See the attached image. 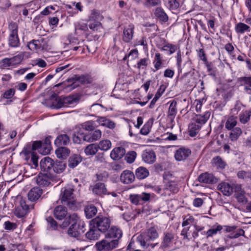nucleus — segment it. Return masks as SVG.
<instances>
[{"mask_svg":"<svg viewBox=\"0 0 251 251\" xmlns=\"http://www.w3.org/2000/svg\"><path fill=\"white\" fill-rule=\"evenodd\" d=\"M72 225L68 229V234L72 237H77L84 232L86 225L75 213L70 215L63 223L62 226L66 227L69 224Z\"/></svg>","mask_w":251,"mask_h":251,"instance_id":"nucleus-1","label":"nucleus"},{"mask_svg":"<svg viewBox=\"0 0 251 251\" xmlns=\"http://www.w3.org/2000/svg\"><path fill=\"white\" fill-rule=\"evenodd\" d=\"M73 186H67L62 188L61 191V202L72 209L75 208V200Z\"/></svg>","mask_w":251,"mask_h":251,"instance_id":"nucleus-2","label":"nucleus"},{"mask_svg":"<svg viewBox=\"0 0 251 251\" xmlns=\"http://www.w3.org/2000/svg\"><path fill=\"white\" fill-rule=\"evenodd\" d=\"M210 116L209 111H206L203 115H196L194 118L195 123H192L189 126L190 131V135L194 136L196 135L197 131L199 130L201 126L204 124L208 120Z\"/></svg>","mask_w":251,"mask_h":251,"instance_id":"nucleus-3","label":"nucleus"},{"mask_svg":"<svg viewBox=\"0 0 251 251\" xmlns=\"http://www.w3.org/2000/svg\"><path fill=\"white\" fill-rule=\"evenodd\" d=\"M16 208L14 214L17 217L22 218L25 216L30 209L33 208V205H28L25 201L23 200L21 196H18L16 199Z\"/></svg>","mask_w":251,"mask_h":251,"instance_id":"nucleus-4","label":"nucleus"},{"mask_svg":"<svg viewBox=\"0 0 251 251\" xmlns=\"http://www.w3.org/2000/svg\"><path fill=\"white\" fill-rule=\"evenodd\" d=\"M158 237V234L154 227H151L137 237V241L141 246H146V243L154 241Z\"/></svg>","mask_w":251,"mask_h":251,"instance_id":"nucleus-5","label":"nucleus"},{"mask_svg":"<svg viewBox=\"0 0 251 251\" xmlns=\"http://www.w3.org/2000/svg\"><path fill=\"white\" fill-rule=\"evenodd\" d=\"M52 104L51 107L54 109H59L64 107H68L74 103L75 100L71 97L62 98L56 94L52 95L50 97Z\"/></svg>","mask_w":251,"mask_h":251,"instance_id":"nucleus-6","label":"nucleus"},{"mask_svg":"<svg viewBox=\"0 0 251 251\" xmlns=\"http://www.w3.org/2000/svg\"><path fill=\"white\" fill-rule=\"evenodd\" d=\"M111 221L109 218L104 216H98L92 220L90 225L95 227L101 232H105L109 228Z\"/></svg>","mask_w":251,"mask_h":251,"instance_id":"nucleus-7","label":"nucleus"},{"mask_svg":"<svg viewBox=\"0 0 251 251\" xmlns=\"http://www.w3.org/2000/svg\"><path fill=\"white\" fill-rule=\"evenodd\" d=\"M102 18V16L99 11L92 10L88 20L89 28L93 31L100 30L102 28L100 22Z\"/></svg>","mask_w":251,"mask_h":251,"instance_id":"nucleus-8","label":"nucleus"},{"mask_svg":"<svg viewBox=\"0 0 251 251\" xmlns=\"http://www.w3.org/2000/svg\"><path fill=\"white\" fill-rule=\"evenodd\" d=\"M50 137H47L43 141H35L33 143L32 150H38L40 153L46 155L50 152L51 150Z\"/></svg>","mask_w":251,"mask_h":251,"instance_id":"nucleus-9","label":"nucleus"},{"mask_svg":"<svg viewBox=\"0 0 251 251\" xmlns=\"http://www.w3.org/2000/svg\"><path fill=\"white\" fill-rule=\"evenodd\" d=\"M118 245L117 239L109 240L105 239L97 242L95 247L99 251H109L115 248Z\"/></svg>","mask_w":251,"mask_h":251,"instance_id":"nucleus-10","label":"nucleus"},{"mask_svg":"<svg viewBox=\"0 0 251 251\" xmlns=\"http://www.w3.org/2000/svg\"><path fill=\"white\" fill-rule=\"evenodd\" d=\"M10 32L8 38L9 46L16 48L19 46L20 41L18 35V26L15 23H11L9 25Z\"/></svg>","mask_w":251,"mask_h":251,"instance_id":"nucleus-11","label":"nucleus"},{"mask_svg":"<svg viewBox=\"0 0 251 251\" xmlns=\"http://www.w3.org/2000/svg\"><path fill=\"white\" fill-rule=\"evenodd\" d=\"M153 197V194L143 192L141 194H130L129 199L132 203L135 205H138L140 204L141 201L144 203L149 201L151 198Z\"/></svg>","mask_w":251,"mask_h":251,"instance_id":"nucleus-12","label":"nucleus"},{"mask_svg":"<svg viewBox=\"0 0 251 251\" xmlns=\"http://www.w3.org/2000/svg\"><path fill=\"white\" fill-rule=\"evenodd\" d=\"M21 154L25 158L26 160H28V159H29L30 157H31V161L32 162L34 167H36L38 166V157L36 153H35L34 151H30V147L29 148V149L25 148L21 152Z\"/></svg>","mask_w":251,"mask_h":251,"instance_id":"nucleus-13","label":"nucleus"},{"mask_svg":"<svg viewBox=\"0 0 251 251\" xmlns=\"http://www.w3.org/2000/svg\"><path fill=\"white\" fill-rule=\"evenodd\" d=\"M134 25L130 24L125 27L123 30L122 39L125 43H129L132 39L134 34Z\"/></svg>","mask_w":251,"mask_h":251,"instance_id":"nucleus-14","label":"nucleus"},{"mask_svg":"<svg viewBox=\"0 0 251 251\" xmlns=\"http://www.w3.org/2000/svg\"><path fill=\"white\" fill-rule=\"evenodd\" d=\"M142 160L147 164H152L156 160L154 151L151 149L144 151L142 154Z\"/></svg>","mask_w":251,"mask_h":251,"instance_id":"nucleus-15","label":"nucleus"},{"mask_svg":"<svg viewBox=\"0 0 251 251\" xmlns=\"http://www.w3.org/2000/svg\"><path fill=\"white\" fill-rule=\"evenodd\" d=\"M28 47L30 50H46L47 48V45L43 39L33 40L29 42Z\"/></svg>","mask_w":251,"mask_h":251,"instance_id":"nucleus-16","label":"nucleus"},{"mask_svg":"<svg viewBox=\"0 0 251 251\" xmlns=\"http://www.w3.org/2000/svg\"><path fill=\"white\" fill-rule=\"evenodd\" d=\"M191 151L187 148H180L176 151L175 157L177 161L185 160L191 154Z\"/></svg>","mask_w":251,"mask_h":251,"instance_id":"nucleus-17","label":"nucleus"},{"mask_svg":"<svg viewBox=\"0 0 251 251\" xmlns=\"http://www.w3.org/2000/svg\"><path fill=\"white\" fill-rule=\"evenodd\" d=\"M126 154V150L122 147L114 148L110 152V157L113 160H119Z\"/></svg>","mask_w":251,"mask_h":251,"instance_id":"nucleus-18","label":"nucleus"},{"mask_svg":"<svg viewBox=\"0 0 251 251\" xmlns=\"http://www.w3.org/2000/svg\"><path fill=\"white\" fill-rule=\"evenodd\" d=\"M122 236V230L116 226H112L106 234L105 237L109 240H111V239L112 238L113 239H117L119 242V239H120Z\"/></svg>","mask_w":251,"mask_h":251,"instance_id":"nucleus-19","label":"nucleus"},{"mask_svg":"<svg viewBox=\"0 0 251 251\" xmlns=\"http://www.w3.org/2000/svg\"><path fill=\"white\" fill-rule=\"evenodd\" d=\"M199 181L201 183L213 184L217 182V178L211 174L205 173L201 174L198 177Z\"/></svg>","mask_w":251,"mask_h":251,"instance_id":"nucleus-20","label":"nucleus"},{"mask_svg":"<svg viewBox=\"0 0 251 251\" xmlns=\"http://www.w3.org/2000/svg\"><path fill=\"white\" fill-rule=\"evenodd\" d=\"M134 174L129 170L123 171L120 176L121 181L124 184H130L134 181Z\"/></svg>","mask_w":251,"mask_h":251,"instance_id":"nucleus-21","label":"nucleus"},{"mask_svg":"<svg viewBox=\"0 0 251 251\" xmlns=\"http://www.w3.org/2000/svg\"><path fill=\"white\" fill-rule=\"evenodd\" d=\"M92 192L95 195L102 196L107 194V190L103 183L98 182L94 185L92 188Z\"/></svg>","mask_w":251,"mask_h":251,"instance_id":"nucleus-22","label":"nucleus"},{"mask_svg":"<svg viewBox=\"0 0 251 251\" xmlns=\"http://www.w3.org/2000/svg\"><path fill=\"white\" fill-rule=\"evenodd\" d=\"M53 160L49 157H45L40 161V167L42 171L48 172L53 167Z\"/></svg>","mask_w":251,"mask_h":251,"instance_id":"nucleus-23","label":"nucleus"},{"mask_svg":"<svg viewBox=\"0 0 251 251\" xmlns=\"http://www.w3.org/2000/svg\"><path fill=\"white\" fill-rule=\"evenodd\" d=\"M42 194V190L39 187H35L28 193V199L31 201H35L38 200Z\"/></svg>","mask_w":251,"mask_h":251,"instance_id":"nucleus-24","label":"nucleus"},{"mask_svg":"<svg viewBox=\"0 0 251 251\" xmlns=\"http://www.w3.org/2000/svg\"><path fill=\"white\" fill-rule=\"evenodd\" d=\"M85 136L86 134H84L82 129L77 126L73 135V141L75 144H80L82 140L85 141Z\"/></svg>","mask_w":251,"mask_h":251,"instance_id":"nucleus-25","label":"nucleus"},{"mask_svg":"<svg viewBox=\"0 0 251 251\" xmlns=\"http://www.w3.org/2000/svg\"><path fill=\"white\" fill-rule=\"evenodd\" d=\"M68 81L72 82L70 87L71 89H73L79 86V83L81 84L87 83V79L84 75L75 76L74 77L69 79Z\"/></svg>","mask_w":251,"mask_h":251,"instance_id":"nucleus-26","label":"nucleus"},{"mask_svg":"<svg viewBox=\"0 0 251 251\" xmlns=\"http://www.w3.org/2000/svg\"><path fill=\"white\" fill-rule=\"evenodd\" d=\"M70 143L69 136L66 134L58 135L54 141V144L58 147L67 146Z\"/></svg>","mask_w":251,"mask_h":251,"instance_id":"nucleus-27","label":"nucleus"},{"mask_svg":"<svg viewBox=\"0 0 251 251\" xmlns=\"http://www.w3.org/2000/svg\"><path fill=\"white\" fill-rule=\"evenodd\" d=\"M96 122L100 125L105 126L110 129H113L115 126V124L111 120L106 118L105 117H98Z\"/></svg>","mask_w":251,"mask_h":251,"instance_id":"nucleus-28","label":"nucleus"},{"mask_svg":"<svg viewBox=\"0 0 251 251\" xmlns=\"http://www.w3.org/2000/svg\"><path fill=\"white\" fill-rule=\"evenodd\" d=\"M99 232L100 231L97 228L93 227L92 225L90 224V229L86 233V237L89 240H96L100 237Z\"/></svg>","mask_w":251,"mask_h":251,"instance_id":"nucleus-29","label":"nucleus"},{"mask_svg":"<svg viewBox=\"0 0 251 251\" xmlns=\"http://www.w3.org/2000/svg\"><path fill=\"white\" fill-rule=\"evenodd\" d=\"M101 136V131L97 129L92 133L86 134L85 141L93 142L100 139Z\"/></svg>","mask_w":251,"mask_h":251,"instance_id":"nucleus-30","label":"nucleus"},{"mask_svg":"<svg viewBox=\"0 0 251 251\" xmlns=\"http://www.w3.org/2000/svg\"><path fill=\"white\" fill-rule=\"evenodd\" d=\"M218 189L224 195L229 196L233 192V188L228 183L222 182L218 186Z\"/></svg>","mask_w":251,"mask_h":251,"instance_id":"nucleus-31","label":"nucleus"},{"mask_svg":"<svg viewBox=\"0 0 251 251\" xmlns=\"http://www.w3.org/2000/svg\"><path fill=\"white\" fill-rule=\"evenodd\" d=\"M67 214V209L65 207L59 205L54 210V215L58 220H62Z\"/></svg>","mask_w":251,"mask_h":251,"instance_id":"nucleus-32","label":"nucleus"},{"mask_svg":"<svg viewBox=\"0 0 251 251\" xmlns=\"http://www.w3.org/2000/svg\"><path fill=\"white\" fill-rule=\"evenodd\" d=\"M176 104V101L173 100L171 102L168 109V117L172 122L174 121L177 113Z\"/></svg>","mask_w":251,"mask_h":251,"instance_id":"nucleus-33","label":"nucleus"},{"mask_svg":"<svg viewBox=\"0 0 251 251\" xmlns=\"http://www.w3.org/2000/svg\"><path fill=\"white\" fill-rule=\"evenodd\" d=\"M163 59L159 53H155L153 64L154 69L153 70L154 72L160 69L163 65Z\"/></svg>","mask_w":251,"mask_h":251,"instance_id":"nucleus-34","label":"nucleus"},{"mask_svg":"<svg viewBox=\"0 0 251 251\" xmlns=\"http://www.w3.org/2000/svg\"><path fill=\"white\" fill-rule=\"evenodd\" d=\"M135 175L138 179H143L149 175V172L146 168L139 167L136 170Z\"/></svg>","mask_w":251,"mask_h":251,"instance_id":"nucleus-35","label":"nucleus"},{"mask_svg":"<svg viewBox=\"0 0 251 251\" xmlns=\"http://www.w3.org/2000/svg\"><path fill=\"white\" fill-rule=\"evenodd\" d=\"M235 30L237 33L243 34L246 32H250L251 28L247 25L240 22L235 25Z\"/></svg>","mask_w":251,"mask_h":251,"instance_id":"nucleus-36","label":"nucleus"},{"mask_svg":"<svg viewBox=\"0 0 251 251\" xmlns=\"http://www.w3.org/2000/svg\"><path fill=\"white\" fill-rule=\"evenodd\" d=\"M59 147V148L55 151L57 157L59 158L66 159L70 153V150L62 146Z\"/></svg>","mask_w":251,"mask_h":251,"instance_id":"nucleus-37","label":"nucleus"},{"mask_svg":"<svg viewBox=\"0 0 251 251\" xmlns=\"http://www.w3.org/2000/svg\"><path fill=\"white\" fill-rule=\"evenodd\" d=\"M223 227L221 225H217L216 226H212V228L208 230L206 232H203L202 234H206V238H208L216 235L218 232L221 231Z\"/></svg>","mask_w":251,"mask_h":251,"instance_id":"nucleus-38","label":"nucleus"},{"mask_svg":"<svg viewBox=\"0 0 251 251\" xmlns=\"http://www.w3.org/2000/svg\"><path fill=\"white\" fill-rule=\"evenodd\" d=\"M36 182L40 186H47L50 184V179L46 175H39L36 178Z\"/></svg>","mask_w":251,"mask_h":251,"instance_id":"nucleus-39","label":"nucleus"},{"mask_svg":"<svg viewBox=\"0 0 251 251\" xmlns=\"http://www.w3.org/2000/svg\"><path fill=\"white\" fill-rule=\"evenodd\" d=\"M84 211L86 217L88 219H90L97 214V209L94 205H89L85 206Z\"/></svg>","mask_w":251,"mask_h":251,"instance_id":"nucleus-40","label":"nucleus"},{"mask_svg":"<svg viewBox=\"0 0 251 251\" xmlns=\"http://www.w3.org/2000/svg\"><path fill=\"white\" fill-rule=\"evenodd\" d=\"M97 146L98 150L100 149L101 151H107L111 148L112 143L109 140H102L97 144Z\"/></svg>","mask_w":251,"mask_h":251,"instance_id":"nucleus-41","label":"nucleus"},{"mask_svg":"<svg viewBox=\"0 0 251 251\" xmlns=\"http://www.w3.org/2000/svg\"><path fill=\"white\" fill-rule=\"evenodd\" d=\"M98 151L97 144H91L88 145L84 149V152L86 155H94Z\"/></svg>","mask_w":251,"mask_h":251,"instance_id":"nucleus-42","label":"nucleus"},{"mask_svg":"<svg viewBox=\"0 0 251 251\" xmlns=\"http://www.w3.org/2000/svg\"><path fill=\"white\" fill-rule=\"evenodd\" d=\"M237 176L239 179H243L246 181H251V171H239L238 172Z\"/></svg>","mask_w":251,"mask_h":251,"instance_id":"nucleus-43","label":"nucleus"},{"mask_svg":"<svg viewBox=\"0 0 251 251\" xmlns=\"http://www.w3.org/2000/svg\"><path fill=\"white\" fill-rule=\"evenodd\" d=\"M96 126L95 122L93 121H88L82 123L80 126H78V127L81 128L82 131L84 129L86 131H92L95 129Z\"/></svg>","mask_w":251,"mask_h":251,"instance_id":"nucleus-44","label":"nucleus"},{"mask_svg":"<svg viewBox=\"0 0 251 251\" xmlns=\"http://www.w3.org/2000/svg\"><path fill=\"white\" fill-rule=\"evenodd\" d=\"M231 130L229 138L232 141L237 140L242 133L241 129L239 127H236Z\"/></svg>","mask_w":251,"mask_h":251,"instance_id":"nucleus-45","label":"nucleus"},{"mask_svg":"<svg viewBox=\"0 0 251 251\" xmlns=\"http://www.w3.org/2000/svg\"><path fill=\"white\" fill-rule=\"evenodd\" d=\"M165 189L173 193L178 191L177 183L175 181H169L165 185Z\"/></svg>","mask_w":251,"mask_h":251,"instance_id":"nucleus-46","label":"nucleus"},{"mask_svg":"<svg viewBox=\"0 0 251 251\" xmlns=\"http://www.w3.org/2000/svg\"><path fill=\"white\" fill-rule=\"evenodd\" d=\"M213 164L218 169H224L226 166V163L220 157L216 156L213 158L212 160Z\"/></svg>","mask_w":251,"mask_h":251,"instance_id":"nucleus-47","label":"nucleus"},{"mask_svg":"<svg viewBox=\"0 0 251 251\" xmlns=\"http://www.w3.org/2000/svg\"><path fill=\"white\" fill-rule=\"evenodd\" d=\"M81 161V158L78 155H74L69 160V166L71 168L76 167Z\"/></svg>","mask_w":251,"mask_h":251,"instance_id":"nucleus-48","label":"nucleus"},{"mask_svg":"<svg viewBox=\"0 0 251 251\" xmlns=\"http://www.w3.org/2000/svg\"><path fill=\"white\" fill-rule=\"evenodd\" d=\"M237 125V120L233 116H231L228 118L225 127L228 130H231L236 126Z\"/></svg>","mask_w":251,"mask_h":251,"instance_id":"nucleus-49","label":"nucleus"},{"mask_svg":"<svg viewBox=\"0 0 251 251\" xmlns=\"http://www.w3.org/2000/svg\"><path fill=\"white\" fill-rule=\"evenodd\" d=\"M174 238V236L172 234L170 233H167L165 234L163 241L161 244L162 248H166L169 247L171 243L172 239Z\"/></svg>","mask_w":251,"mask_h":251,"instance_id":"nucleus-50","label":"nucleus"},{"mask_svg":"<svg viewBox=\"0 0 251 251\" xmlns=\"http://www.w3.org/2000/svg\"><path fill=\"white\" fill-rule=\"evenodd\" d=\"M66 168L65 163L63 162H56L55 164L53 163L52 169L54 172L56 173H61L64 171Z\"/></svg>","mask_w":251,"mask_h":251,"instance_id":"nucleus-51","label":"nucleus"},{"mask_svg":"<svg viewBox=\"0 0 251 251\" xmlns=\"http://www.w3.org/2000/svg\"><path fill=\"white\" fill-rule=\"evenodd\" d=\"M137 157V153L135 151H129L126 154L125 159L128 163H132Z\"/></svg>","mask_w":251,"mask_h":251,"instance_id":"nucleus-52","label":"nucleus"},{"mask_svg":"<svg viewBox=\"0 0 251 251\" xmlns=\"http://www.w3.org/2000/svg\"><path fill=\"white\" fill-rule=\"evenodd\" d=\"M155 14L157 17L160 18V19L163 21L166 22L168 20V16L167 14L161 8H157L155 9Z\"/></svg>","mask_w":251,"mask_h":251,"instance_id":"nucleus-53","label":"nucleus"},{"mask_svg":"<svg viewBox=\"0 0 251 251\" xmlns=\"http://www.w3.org/2000/svg\"><path fill=\"white\" fill-rule=\"evenodd\" d=\"M89 109L91 112L97 114L103 110V106L100 104L95 103L92 104Z\"/></svg>","mask_w":251,"mask_h":251,"instance_id":"nucleus-54","label":"nucleus"},{"mask_svg":"<svg viewBox=\"0 0 251 251\" xmlns=\"http://www.w3.org/2000/svg\"><path fill=\"white\" fill-rule=\"evenodd\" d=\"M24 56V53L20 52L18 54L11 58L13 65L20 63L23 60Z\"/></svg>","mask_w":251,"mask_h":251,"instance_id":"nucleus-55","label":"nucleus"},{"mask_svg":"<svg viewBox=\"0 0 251 251\" xmlns=\"http://www.w3.org/2000/svg\"><path fill=\"white\" fill-rule=\"evenodd\" d=\"M194 222V218L193 216L188 215L183 218L182 224V226H185L192 224Z\"/></svg>","mask_w":251,"mask_h":251,"instance_id":"nucleus-56","label":"nucleus"},{"mask_svg":"<svg viewBox=\"0 0 251 251\" xmlns=\"http://www.w3.org/2000/svg\"><path fill=\"white\" fill-rule=\"evenodd\" d=\"M251 114L249 112H245L240 114V121L243 124L246 123L250 119Z\"/></svg>","mask_w":251,"mask_h":251,"instance_id":"nucleus-57","label":"nucleus"},{"mask_svg":"<svg viewBox=\"0 0 251 251\" xmlns=\"http://www.w3.org/2000/svg\"><path fill=\"white\" fill-rule=\"evenodd\" d=\"M75 31L81 30L82 31H86L88 30V26L87 24L82 22H79L75 25Z\"/></svg>","mask_w":251,"mask_h":251,"instance_id":"nucleus-58","label":"nucleus"},{"mask_svg":"<svg viewBox=\"0 0 251 251\" xmlns=\"http://www.w3.org/2000/svg\"><path fill=\"white\" fill-rule=\"evenodd\" d=\"M0 66L2 68L10 67L11 65H13L11 59L8 58H5L3 59L0 63Z\"/></svg>","mask_w":251,"mask_h":251,"instance_id":"nucleus-59","label":"nucleus"},{"mask_svg":"<svg viewBox=\"0 0 251 251\" xmlns=\"http://www.w3.org/2000/svg\"><path fill=\"white\" fill-rule=\"evenodd\" d=\"M4 229L7 230H13L17 228V225L14 223L6 221L3 224Z\"/></svg>","mask_w":251,"mask_h":251,"instance_id":"nucleus-60","label":"nucleus"},{"mask_svg":"<svg viewBox=\"0 0 251 251\" xmlns=\"http://www.w3.org/2000/svg\"><path fill=\"white\" fill-rule=\"evenodd\" d=\"M148 58H142L140 59L137 63V67L138 69H145L148 64Z\"/></svg>","mask_w":251,"mask_h":251,"instance_id":"nucleus-61","label":"nucleus"},{"mask_svg":"<svg viewBox=\"0 0 251 251\" xmlns=\"http://www.w3.org/2000/svg\"><path fill=\"white\" fill-rule=\"evenodd\" d=\"M15 93V90L13 88H10L6 91L3 94V98L6 99L12 98Z\"/></svg>","mask_w":251,"mask_h":251,"instance_id":"nucleus-62","label":"nucleus"},{"mask_svg":"<svg viewBox=\"0 0 251 251\" xmlns=\"http://www.w3.org/2000/svg\"><path fill=\"white\" fill-rule=\"evenodd\" d=\"M97 179L99 181H105L108 177V174L106 172H99L96 174Z\"/></svg>","mask_w":251,"mask_h":251,"instance_id":"nucleus-63","label":"nucleus"},{"mask_svg":"<svg viewBox=\"0 0 251 251\" xmlns=\"http://www.w3.org/2000/svg\"><path fill=\"white\" fill-rule=\"evenodd\" d=\"M239 81L241 82V85H248L251 87V76L249 77H241L239 78Z\"/></svg>","mask_w":251,"mask_h":251,"instance_id":"nucleus-64","label":"nucleus"}]
</instances>
